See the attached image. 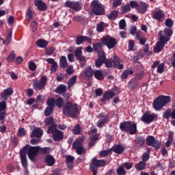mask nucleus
<instances>
[{
  "instance_id": "1",
  "label": "nucleus",
  "mask_w": 175,
  "mask_h": 175,
  "mask_svg": "<svg viewBox=\"0 0 175 175\" xmlns=\"http://www.w3.org/2000/svg\"><path fill=\"white\" fill-rule=\"evenodd\" d=\"M63 114L66 117L76 118L79 116V105L67 102L63 107Z\"/></svg>"
},
{
  "instance_id": "2",
  "label": "nucleus",
  "mask_w": 175,
  "mask_h": 175,
  "mask_svg": "<svg viewBox=\"0 0 175 175\" xmlns=\"http://www.w3.org/2000/svg\"><path fill=\"white\" fill-rule=\"evenodd\" d=\"M171 100L172 98L169 96H159L153 101V108L156 111H160V110L163 107H165L167 103H170Z\"/></svg>"
},
{
  "instance_id": "3",
  "label": "nucleus",
  "mask_w": 175,
  "mask_h": 175,
  "mask_svg": "<svg viewBox=\"0 0 175 175\" xmlns=\"http://www.w3.org/2000/svg\"><path fill=\"white\" fill-rule=\"evenodd\" d=\"M120 129L122 132H126L129 135H136L137 133V124H132L131 121H125L120 123Z\"/></svg>"
},
{
  "instance_id": "4",
  "label": "nucleus",
  "mask_w": 175,
  "mask_h": 175,
  "mask_svg": "<svg viewBox=\"0 0 175 175\" xmlns=\"http://www.w3.org/2000/svg\"><path fill=\"white\" fill-rule=\"evenodd\" d=\"M106 165V161L105 159L99 160L96 159V157H94L90 164V170L92 172L93 175L98 174V169L99 167H103Z\"/></svg>"
},
{
  "instance_id": "5",
  "label": "nucleus",
  "mask_w": 175,
  "mask_h": 175,
  "mask_svg": "<svg viewBox=\"0 0 175 175\" xmlns=\"http://www.w3.org/2000/svg\"><path fill=\"white\" fill-rule=\"evenodd\" d=\"M47 81H49V79L44 75L41 77L39 81L38 79H33L32 83L33 90L36 91H42V90L46 88Z\"/></svg>"
},
{
  "instance_id": "6",
  "label": "nucleus",
  "mask_w": 175,
  "mask_h": 175,
  "mask_svg": "<svg viewBox=\"0 0 175 175\" xmlns=\"http://www.w3.org/2000/svg\"><path fill=\"white\" fill-rule=\"evenodd\" d=\"M92 12L96 16L105 14V5H102L99 0H94L91 3Z\"/></svg>"
},
{
  "instance_id": "7",
  "label": "nucleus",
  "mask_w": 175,
  "mask_h": 175,
  "mask_svg": "<svg viewBox=\"0 0 175 175\" xmlns=\"http://www.w3.org/2000/svg\"><path fill=\"white\" fill-rule=\"evenodd\" d=\"M100 42L103 46H106L109 50L114 49L117 45V40L109 35L103 36L100 39Z\"/></svg>"
},
{
  "instance_id": "8",
  "label": "nucleus",
  "mask_w": 175,
  "mask_h": 175,
  "mask_svg": "<svg viewBox=\"0 0 175 175\" xmlns=\"http://www.w3.org/2000/svg\"><path fill=\"white\" fill-rule=\"evenodd\" d=\"M160 38L159 40L156 43L155 47L153 49L154 53H159L163 49H165V45L167 42H169V38H163L162 35V31L159 32Z\"/></svg>"
},
{
  "instance_id": "9",
  "label": "nucleus",
  "mask_w": 175,
  "mask_h": 175,
  "mask_svg": "<svg viewBox=\"0 0 175 175\" xmlns=\"http://www.w3.org/2000/svg\"><path fill=\"white\" fill-rule=\"evenodd\" d=\"M156 118H158L157 114L156 113L151 114V112L148 111L143 113L141 118V121H142V122H144V124H146L147 125H148L152 122H154Z\"/></svg>"
},
{
  "instance_id": "10",
  "label": "nucleus",
  "mask_w": 175,
  "mask_h": 175,
  "mask_svg": "<svg viewBox=\"0 0 175 175\" xmlns=\"http://www.w3.org/2000/svg\"><path fill=\"white\" fill-rule=\"evenodd\" d=\"M27 152L30 161H35V159L40 152V146H29L28 145Z\"/></svg>"
},
{
  "instance_id": "11",
  "label": "nucleus",
  "mask_w": 175,
  "mask_h": 175,
  "mask_svg": "<svg viewBox=\"0 0 175 175\" xmlns=\"http://www.w3.org/2000/svg\"><path fill=\"white\" fill-rule=\"evenodd\" d=\"M146 146H149L150 147H152L156 150V151H158L159 148H161V142L158 139H155V137L152 135H148L146 137Z\"/></svg>"
},
{
  "instance_id": "12",
  "label": "nucleus",
  "mask_w": 175,
  "mask_h": 175,
  "mask_svg": "<svg viewBox=\"0 0 175 175\" xmlns=\"http://www.w3.org/2000/svg\"><path fill=\"white\" fill-rule=\"evenodd\" d=\"M28 150V145H25L21 150H20V157L21 161L22 163V166L27 169L28 167V160H27V150Z\"/></svg>"
},
{
  "instance_id": "13",
  "label": "nucleus",
  "mask_w": 175,
  "mask_h": 175,
  "mask_svg": "<svg viewBox=\"0 0 175 175\" xmlns=\"http://www.w3.org/2000/svg\"><path fill=\"white\" fill-rule=\"evenodd\" d=\"M65 8H69L75 12H79L81 9V5L79 1H67L64 4Z\"/></svg>"
},
{
  "instance_id": "14",
  "label": "nucleus",
  "mask_w": 175,
  "mask_h": 175,
  "mask_svg": "<svg viewBox=\"0 0 175 175\" xmlns=\"http://www.w3.org/2000/svg\"><path fill=\"white\" fill-rule=\"evenodd\" d=\"M75 55L77 61H79L81 68H84L87 60H85V57L83 56V51L81 49H77L75 52Z\"/></svg>"
},
{
  "instance_id": "15",
  "label": "nucleus",
  "mask_w": 175,
  "mask_h": 175,
  "mask_svg": "<svg viewBox=\"0 0 175 175\" xmlns=\"http://www.w3.org/2000/svg\"><path fill=\"white\" fill-rule=\"evenodd\" d=\"M113 96H116V92L111 90L105 91L103 94V97L101 98L100 101L103 103H106L107 100L113 99Z\"/></svg>"
},
{
  "instance_id": "16",
  "label": "nucleus",
  "mask_w": 175,
  "mask_h": 175,
  "mask_svg": "<svg viewBox=\"0 0 175 175\" xmlns=\"http://www.w3.org/2000/svg\"><path fill=\"white\" fill-rule=\"evenodd\" d=\"M163 118L165 120H170V118L172 120H175V110L172 109L167 108L165 111L163 112Z\"/></svg>"
},
{
  "instance_id": "17",
  "label": "nucleus",
  "mask_w": 175,
  "mask_h": 175,
  "mask_svg": "<svg viewBox=\"0 0 175 175\" xmlns=\"http://www.w3.org/2000/svg\"><path fill=\"white\" fill-rule=\"evenodd\" d=\"M14 93V90L12 88H8L1 94V99L6 101L8 98H10L11 95H13Z\"/></svg>"
},
{
  "instance_id": "18",
  "label": "nucleus",
  "mask_w": 175,
  "mask_h": 175,
  "mask_svg": "<svg viewBox=\"0 0 175 175\" xmlns=\"http://www.w3.org/2000/svg\"><path fill=\"white\" fill-rule=\"evenodd\" d=\"M99 120L97 122V126L98 128H102L103 126L107 124V121L109 120V116L103 115V113L98 114Z\"/></svg>"
},
{
  "instance_id": "19",
  "label": "nucleus",
  "mask_w": 175,
  "mask_h": 175,
  "mask_svg": "<svg viewBox=\"0 0 175 175\" xmlns=\"http://www.w3.org/2000/svg\"><path fill=\"white\" fill-rule=\"evenodd\" d=\"M147 10H148V3L144 1H139L138 3V8L137 10V13L144 14Z\"/></svg>"
},
{
  "instance_id": "20",
  "label": "nucleus",
  "mask_w": 175,
  "mask_h": 175,
  "mask_svg": "<svg viewBox=\"0 0 175 175\" xmlns=\"http://www.w3.org/2000/svg\"><path fill=\"white\" fill-rule=\"evenodd\" d=\"M152 18L158 20L161 23L162 18H165V12L162 10L154 11L152 13Z\"/></svg>"
},
{
  "instance_id": "21",
  "label": "nucleus",
  "mask_w": 175,
  "mask_h": 175,
  "mask_svg": "<svg viewBox=\"0 0 175 175\" xmlns=\"http://www.w3.org/2000/svg\"><path fill=\"white\" fill-rule=\"evenodd\" d=\"M34 5L40 12H46L47 10V5L42 0H35Z\"/></svg>"
},
{
  "instance_id": "22",
  "label": "nucleus",
  "mask_w": 175,
  "mask_h": 175,
  "mask_svg": "<svg viewBox=\"0 0 175 175\" xmlns=\"http://www.w3.org/2000/svg\"><path fill=\"white\" fill-rule=\"evenodd\" d=\"M52 136L54 142H61L64 140V132L59 130H56Z\"/></svg>"
},
{
  "instance_id": "23",
  "label": "nucleus",
  "mask_w": 175,
  "mask_h": 175,
  "mask_svg": "<svg viewBox=\"0 0 175 175\" xmlns=\"http://www.w3.org/2000/svg\"><path fill=\"white\" fill-rule=\"evenodd\" d=\"M85 140V137L82 136L78 139H77L72 144V148L73 150H76L77 148H79L80 147L83 146V142Z\"/></svg>"
},
{
  "instance_id": "24",
  "label": "nucleus",
  "mask_w": 175,
  "mask_h": 175,
  "mask_svg": "<svg viewBox=\"0 0 175 175\" xmlns=\"http://www.w3.org/2000/svg\"><path fill=\"white\" fill-rule=\"evenodd\" d=\"M43 136V130L40 129L39 127H36L32 131L31 134V137H36L37 139H39Z\"/></svg>"
},
{
  "instance_id": "25",
  "label": "nucleus",
  "mask_w": 175,
  "mask_h": 175,
  "mask_svg": "<svg viewBox=\"0 0 175 175\" xmlns=\"http://www.w3.org/2000/svg\"><path fill=\"white\" fill-rule=\"evenodd\" d=\"M89 139L88 147L89 148H92V147L95 146L98 140H99V135L98 134H94L90 136Z\"/></svg>"
},
{
  "instance_id": "26",
  "label": "nucleus",
  "mask_w": 175,
  "mask_h": 175,
  "mask_svg": "<svg viewBox=\"0 0 175 175\" xmlns=\"http://www.w3.org/2000/svg\"><path fill=\"white\" fill-rule=\"evenodd\" d=\"M45 163H46L47 166H54L55 164V159L51 154H47L44 157Z\"/></svg>"
},
{
  "instance_id": "27",
  "label": "nucleus",
  "mask_w": 175,
  "mask_h": 175,
  "mask_svg": "<svg viewBox=\"0 0 175 175\" xmlns=\"http://www.w3.org/2000/svg\"><path fill=\"white\" fill-rule=\"evenodd\" d=\"M134 73L135 72L133 71V70H132L131 68H127L126 70L123 71L120 77L122 80H126V79H128L129 76H132V75H133Z\"/></svg>"
},
{
  "instance_id": "28",
  "label": "nucleus",
  "mask_w": 175,
  "mask_h": 175,
  "mask_svg": "<svg viewBox=\"0 0 175 175\" xmlns=\"http://www.w3.org/2000/svg\"><path fill=\"white\" fill-rule=\"evenodd\" d=\"M84 42H91V38L84 36H79L76 38V44L80 46Z\"/></svg>"
},
{
  "instance_id": "29",
  "label": "nucleus",
  "mask_w": 175,
  "mask_h": 175,
  "mask_svg": "<svg viewBox=\"0 0 175 175\" xmlns=\"http://www.w3.org/2000/svg\"><path fill=\"white\" fill-rule=\"evenodd\" d=\"M59 68H62V69H65L69 66V64H68V59H66V56L63 55L60 57L59 61Z\"/></svg>"
},
{
  "instance_id": "30",
  "label": "nucleus",
  "mask_w": 175,
  "mask_h": 175,
  "mask_svg": "<svg viewBox=\"0 0 175 175\" xmlns=\"http://www.w3.org/2000/svg\"><path fill=\"white\" fill-rule=\"evenodd\" d=\"M36 45L40 49H46L47 46H49V42L44 39L40 38L36 42Z\"/></svg>"
},
{
  "instance_id": "31",
  "label": "nucleus",
  "mask_w": 175,
  "mask_h": 175,
  "mask_svg": "<svg viewBox=\"0 0 175 175\" xmlns=\"http://www.w3.org/2000/svg\"><path fill=\"white\" fill-rule=\"evenodd\" d=\"M125 148H126V147L118 144L116 146L112 147V151H113V152H115L116 154H122V152L125 151Z\"/></svg>"
},
{
  "instance_id": "32",
  "label": "nucleus",
  "mask_w": 175,
  "mask_h": 175,
  "mask_svg": "<svg viewBox=\"0 0 175 175\" xmlns=\"http://www.w3.org/2000/svg\"><path fill=\"white\" fill-rule=\"evenodd\" d=\"M135 143L137 146L142 147L144 144H146V138L142 135H138L135 138Z\"/></svg>"
},
{
  "instance_id": "33",
  "label": "nucleus",
  "mask_w": 175,
  "mask_h": 175,
  "mask_svg": "<svg viewBox=\"0 0 175 175\" xmlns=\"http://www.w3.org/2000/svg\"><path fill=\"white\" fill-rule=\"evenodd\" d=\"M137 85H139V81H136L135 79H132L128 84V88L131 91H133V90H136L137 88Z\"/></svg>"
},
{
  "instance_id": "34",
  "label": "nucleus",
  "mask_w": 175,
  "mask_h": 175,
  "mask_svg": "<svg viewBox=\"0 0 175 175\" xmlns=\"http://www.w3.org/2000/svg\"><path fill=\"white\" fill-rule=\"evenodd\" d=\"M66 90L67 88L65 85L60 84L55 89V92L56 94H59V95H62L66 91Z\"/></svg>"
},
{
  "instance_id": "35",
  "label": "nucleus",
  "mask_w": 175,
  "mask_h": 175,
  "mask_svg": "<svg viewBox=\"0 0 175 175\" xmlns=\"http://www.w3.org/2000/svg\"><path fill=\"white\" fill-rule=\"evenodd\" d=\"M83 73L85 76H86V77H88L90 79L92 77V76H94V70H92V68L89 66L84 69Z\"/></svg>"
},
{
  "instance_id": "36",
  "label": "nucleus",
  "mask_w": 175,
  "mask_h": 175,
  "mask_svg": "<svg viewBox=\"0 0 175 175\" xmlns=\"http://www.w3.org/2000/svg\"><path fill=\"white\" fill-rule=\"evenodd\" d=\"M164 36L163 38L164 39H169L170 40V37L172 35H173V29H169V28H165L163 31Z\"/></svg>"
},
{
  "instance_id": "37",
  "label": "nucleus",
  "mask_w": 175,
  "mask_h": 175,
  "mask_svg": "<svg viewBox=\"0 0 175 175\" xmlns=\"http://www.w3.org/2000/svg\"><path fill=\"white\" fill-rule=\"evenodd\" d=\"M93 75L95 79H96L97 80H103V79H105V77L103 76V72H102V70H95Z\"/></svg>"
},
{
  "instance_id": "38",
  "label": "nucleus",
  "mask_w": 175,
  "mask_h": 175,
  "mask_svg": "<svg viewBox=\"0 0 175 175\" xmlns=\"http://www.w3.org/2000/svg\"><path fill=\"white\" fill-rule=\"evenodd\" d=\"M102 47H103V44L102 42H97L93 44V51L95 53L101 52Z\"/></svg>"
},
{
  "instance_id": "39",
  "label": "nucleus",
  "mask_w": 175,
  "mask_h": 175,
  "mask_svg": "<svg viewBox=\"0 0 175 175\" xmlns=\"http://www.w3.org/2000/svg\"><path fill=\"white\" fill-rule=\"evenodd\" d=\"M56 131H58V129H57V124H52L48 127L47 133L49 135L52 133V135H53L54 132H55Z\"/></svg>"
},
{
  "instance_id": "40",
  "label": "nucleus",
  "mask_w": 175,
  "mask_h": 175,
  "mask_svg": "<svg viewBox=\"0 0 175 175\" xmlns=\"http://www.w3.org/2000/svg\"><path fill=\"white\" fill-rule=\"evenodd\" d=\"M118 16V11L113 10L107 16V17L109 18V20H116Z\"/></svg>"
},
{
  "instance_id": "41",
  "label": "nucleus",
  "mask_w": 175,
  "mask_h": 175,
  "mask_svg": "<svg viewBox=\"0 0 175 175\" xmlns=\"http://www.w3.org/2000/svg\"><path fill=\"white\" fill-rule=\"evenodd\" d=\"M77 80V77L76 75L70 78L68 82V88H72V87H73V85H75V84L76 83Z\"/></svg>"
},
{
  "instance_id": "42",
  "label": "nucleus",
  "mask_w": 175,
  "mask_h": 175,
  "mask_svg": "<svg viewBox=\"0 0 175 175\" xmlns=\"http://www.w3.org/2000/svg\"><path fill=\"white\" fill-rule=\"evenodd\" d=\"M144 167H146V163L144 161H139L135 165L136 170H144Z\"/></svg>"
},
{
  "instance_id": "43",
  "label": "nucleus",
  "mask_w": 175,
  "mask_h": 175,
  "mask_svg": "<svg viewBox=\"0 0 175 175\" xmlns=\"http://www.w3.org/2000/svg\"><path fill=\"white\" fill-rule=\"evenodd\" d=\"M99 61L105 62L106 61V53L105 51H101L98 53V59Z\"/></svg>"
},
{
  "instance_id": "44",
  "label": "nucleus",
  "mask_w": 175,
  "mask_h": 175,
  "mask_svg": "<svg viewBox=\"0 0 175 175\" xmlns=\"http://www.w3.org/2000/svg\"><path fill=\"white\" fill-rule=\"evenodd\" d=\"M55 105L59 107V109H61L64 105V99L62 97H58L56 100H55Z\"/></svg>"
},
{
  "instance_id": "45",
  "label": "nucleus",
  "mask_w": 175,
  "mask_h": 175,
  "mask_svg": "<svg viewBox=\"0 0 175 175\" xmlns=\"http://www.w3.org/2000/svg\"><path fill=\"white\" fill-rule=\"evenodd\" d=\"M104 64L106 68H113V66H114V60L111 59H106Z\"/></svg>"
},
{
  "instance_id": "46",
  "label": "nucleus",
  "mask_w": 175,
  "mask_h": 175,
  "mask_svg": "<svg viewBox=\"0 0 175 175\" xmlns=\"http://www.w3.org/2000/svg\"><path fill=\"white\" fill-rule=\"evenodd\" d=\"M14 59H16V53H14V51H12L10 53L8 57H7V62H13Z\"/></svg>"
},
{
  "instance_id": "47",
  "label": "nucleus",
  "mask_w": 175,
  "mask_h": 175,
  "mask_svg": "<svg viewBox=\"0 0 175 175\" xmlns=\"http://www.w3.org/2000/svg\"><path fill=\"white\" fill-rule=\"evenodd\" d=\"M44 122L46 126H50L51 125L55 124V123L54 122V118L51 116L45 119Z\"/></svg>"
},
{
  "instance_id": "48",
  "label": "nucleus",
  "mask_w": 175,
  "mask_h": 175,
  "mask_svg": "<svg viewBox=\"0 0 175 175\" xmlns=\"http://www.w3.org/2000/svg\"><path fill=\"white\" fill-rule=\"evenodd\" d=\"M116 173L118 175H125L126 174V170H125L123 165H120L116 170Z\"/></svg>"
},
{
  "instance_id": "49",
  "label": "nucleus",
  "mask_w": 175,
  "mask_h": 175,
  "mask_svg": "<svg viewBox=\"0 0 175 175\" xmlns=\"http://www.w3.org/2000/svg\"><path fill=\"white\" fill-rule=\"evenodd\" d=\"M72 133L74 135H80L81 133V126L80 124H77L72 129Z\"/></svg>"
},
{
  "instance_id": "50",
  "label": "nucleus",
  "mask_w": 175,
  "mask_h": 175,
  "mask_svg": "<svg viewBox=\"0 0 175 175\" xmlns=\"http://www.w3.org/2000/svg\"><path fill=\"white\" fill-rule=\"evenodd\" d=\"M75 150L78 155H83V154H85V152H87V150H85V148H84V146L77 148V149Z\"/></svg>"
},
{
  "instance_id": "51",
  "label": "nucleus",
  "mask_w": 175,
  "mask_h": 175,
  "mask_svg": "<svg viewBox=\"0 0 175 175\" xmlns=\"http://www.w3.org/2000/svg\"><path fill=\"white\" fill-rule=\"evenodd\" d=\"M46 105L49 107L54 108L55 107V98H49L47 102H46Z\"/></svg>"
},
{
  "instance_id": "52",
  "label": "nucleus",
  "mask_w": 175,
  "mask_h": 175,
  "mask_svg": "<svg viewBox=\"0 0 175 175\" xmlns=\"http://www.w3.org/2000/svg\"><path fill=\"white\" fill-rule=\"evenodd\" d=\"M53 110H54V108H53L52 107H47L44 111L45 116L46 117H49V116H51Z\"/></svg>"
},
{
  "instance_id": "53",
  "label": "nucleus",
  "mask_w": 175,
  "mask_h": 175,
  "mask_svg": "<svg viewBox=\"0 0 175 175\" xmlns=\"http://www.w3.org/2000/svg\"><path fill=\"white\" fill-rule=\"evenodd\" d=\"M105 24L103 22L99 23L96 25V31L97 32H103V29H105V26L103 25Z\"/></svg>"
},
{
  "instance_id": "54",
  "label": "nucleus",
  "mask_w": 175,
  "mask_h": 175,
  "mask_svg": "<svg viewBox=\"0 0 175 175\" xmlns=\"http://www.w3.org/2000/svg\"><path fill=\"white\" fill-rule=\"evenodd\" d=\"M75 162V157L68 155L66 157V163L67 165H69V163H73Z\"/></svg>"
},
{
  "instance_id": "55",
  "label": "nucleus",
  "mask_w": 175,
  "mask_h": 175,
  "mask_svg": "<svg viewBox=\"0 0 175 175\" xmlns=\"http://www.w3.org/2000/svg\"><path fill=\"white\" fill-rule=\"evenodd\" d=\"M111 152V150H103L100 152V157L101 158H105V157H107V155L109 154V153Z\"/></svg>"
},
{
  "instance_id": "56",
  "label": "nucleus",
  "mask_w": 175,
  "mask_h": 175,
  "mask_svg": "<svg viewBox=\"0 0 175 175\" xmlns=\"http://www.w3.org/2000/svg\"><path fill=\"white\" fill-rule=\"evenodd\" d=\"M5 118H6V111H3L0 112L1 124H3L5 122Z\"/></svg>"
},
{
  "instance_id": "57",
  "label": "nucleus",
  "mask_w": 175,
  "mask_h": 175,
  "mask_svg": "<svg viewBox=\"0 0 175 175\" xmlns=\"http://www.w3.org/2000/svg\"><path fill=\"white\" fill-rule=\"evenodd\" d=\"M12 29H8L7 31V36H6V40L8 43H10L12 42Z\"/></svg>"
},
{
  "instance_id": "58",
  "label": "nucleus",
  "mask_w": 175,
  "mask_h": 175,
  "mask_svg": "<svg viewBox=\"0 0 175 175\" xmlns=\"http://www.w3.org/2000/svg\"><path fill=\"white\" fill-rule=\"evenodd\" d=\"M32 32H36L38 31V23L36 21H33L30 23Z\"/></svg>"
},
{
  "instance_id": "59",
  "label": "nucleus",
  "mask_w": 175,
  "mask_h": 175,
  "mask_svg": "<svg viewBox=\"0 0 175 175\" xmlns=\"http://www.w3.org/2000/svg\"><path fill=\"white\" fill-rule=\"evenodd\" d=\"M6 101L3 100V101L0 102V112L5 111V110H6Z\"/></svg>"
},
{
  "instance_id": "60",
  "label": "nucleus",
  "mask_w": 175,
  "mask_h": 175,
  "mask_svg": "<svg viewBox=\"0 0 175 175\" xmlns=\"http://www.w3.org/2000/svg\"><path fill=\"white\" fill-rule=\"evenodd\" d=\"M58 69V63H53L51 66V73H55L57 70Z\"/></svg>"
},
{
  "instance_id": "61",
  "label": "nucleus",
  "mask_w": 175,
  "mask_h": 175,
  "mask_svg": "<svg viewBox=\"0 0 175 175\" xmlns=\"http://www.w3.org/2000/svg\"><path fill=\"white\" fill-rule=\"evenodd\" d=\"M143 72H137L133 79L135 80H142L143 79Z\"/></svg>"
},
{
  "instance_id": "62",
  "label": "nucleus",
  "mask_w": 175,
  "mask_h": 175,
  "mask_svg": "<svg viewBox=\"0 0 175 175\" xmlns=\"http://www.w3.org/2000/svg\"><path fill=\"white\" fill-rule=\"evenodd\" d=\"M165 24L166 27H168V29H170L173 27L174 23L172 19L168 18L165 21Z\"/></svg>"
},
{
  "instance_id": "63",
  "label": "nucleus",
  "mask_w": 175,
  "mask_h": 175,
  "mask_svg": "<svg viewBox=\"0 0 175 175\" xmlns=\"http://www.w3.org/2000/svg\"><path fill=\"white\" fill-rule=\"evenodd\" d=\"M131 11V5L129 4L123 5L122 7V13H126V12Z\"/></svg>"
},
{
  "instance_id": "64",
  "label": "nucleus",
  "mask_w": 175,
  "mask_h": 175,
  "mask_svg": "<svg viewBox=\"0 0 175 175\" xmlns=\"http://www.w3.org/2000/svg\"><path fill=\"white\" fill-rule=\"evenodd\" d=\"M50 152V148L45 147V148H40V154H49Z\"/></svg>"
}]
</instances>
